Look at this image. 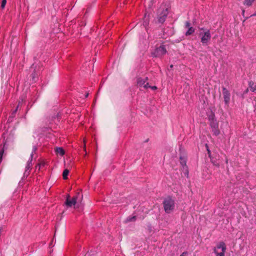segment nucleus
Listing matches in <instances>:
<instances>
[{
    "mask_svg": "<svg viewBox=\"0 0 256 256\" xmlns=\"http://www.w3.org/2000/svg\"><path fill=\"white\" fill-rule=\"evenodd\" d=\"M88 94H87L86 95V97H88Z\"/></svg>",
    "mask_w": 256,
    "mask_h": 256,
    "instance_id": "c85d7f7f",
    "label": "nucleus"
},
{
    "mask_svg": "<svg viewBox=\"0 0 256 256\" xmlns=\"http://www.w3.org/2000/svg\"><path fill=\"white\" fill-rule=\"evenodd\" d=\"M144 84V81L143 80L142 78H138L137 86L140 88V89H142L143 88H144V86H143Z\"/></svg>",
    "mask_w": 256,
    "mask_h": 256,
    "instance_id": "9b49d317",
    "label": "nucleus"
},
{
    "mask_svg": "<svg viewBox=\"0 0 256 256\" xmlns=\"http://www.w3.org/2000/svg\"><path fill=\"white\" fill-rule=\"evenodd\" d=\"M84 150H86V146H84Z\"/></svg>",
    "mask_w": 256,
    "mask_h": 256,
    "instance_id": "c756f323",
    "label": "nucleus"
},
{
    "mask_svg": "<svg viewBox=\"0 0 256 256\" xmlns=\"http://www.w3.org/2000/svg\"><path fill=\"white\" fill-rule=\"evenodd\" d=\"M180 163L182 166V168L184 175L186 176H188V167L186 165V160L184 158L180 157Z\"/></svg>",
    "mask_w": 256,
    "mask_h": 256,
    "instance_id": "6e6552de",
    "label": "nucleus"
},
{
    "mask_svg": "<svg viewBox=\"0 0 256 256\" xmlns=\"http://www.w3.org/2000/svg\"><path fill=\"white\" fill-rule=\"evenodd\" d=\"M164 211L167 214L170 213L174 209V200L170 196L166 198L162 202Z\"/></svg>",
    "mask_w": 256,
    "mask_h": 256,
    "instance_id": "f03ea898",
    "label": "nucleus"
},
{
    "mask_svg": "<svg viewBox=\"0 0 256 256\" xmlns=\"http://www.w3.org/2000/svg\"><path fill=\"white\" fill-rule=\"evenodd\" d=\"M200 32L199 33V36L200 38V42L203 46H207L211 39V34L210 30L204 28H200Z\"/></svg>",
    "mask_w": 256,
    "mask_h": 256,
    "instance_id": "7ed1b4c3",
    "label": "nucleus"
},
{
    "mask_svg": "<svg viewBox=\"0 0 256 256\" xmlns=\"http://www.w3.org/2000/svg\"><path fill=\"white\" fill-rule=\"evenodd\" d=\"M169 10V7L166 4H162L158 10V22L163 24L167 17Z\"/></svg>",
    "mask_w": 256,
    "mask_h": 256,
    "instance_id": "f257e3e1",
    "label": "nucleus"
},
{
    "mask_svg": "<svg viewBox=\"0 0 256 256\" xmlns=\"http://www.w3.org/2000/svg\"><path fill=\"white\" fill-rule=\"evenodd\" d=\"M166 50L165 46L162 45L155 50L154 54L156 57H160L166 54Z\"/></svg>",
    "mask_w": 256,
    "mask_h": 256,
    "instance_id": "423d86ee",
    "label": "nucleus"
},
{
    "mask_svg": "<svg viewBox=\"0 0 256 256\" xmlns=\"http://www.w3.org/2000/svg\"><path fill=\"white\" fill-rule=\"evenodd\" d=\"M69 173V170L68 169H66L63 172L62 176L64 180H66L67 178V176Z\"/></svg>",
    "mask_w": 256,
    "mask_h": 256,
    "instance_id": "412c9836",
    "label": "nucleus"
},
{
    "mask_svg": "<svg viewBox=\"0 0 256 256\" xmlns=\"http://www.w3.org/2000/svg\"><path fill=\"white\" fill-rule=\"evenodd\" d=\"M254 16H256V14H254Z\"/></svg>",
    "mask_w": 256,
    "mask_h": 256,
    "instance_id": "72a5a7b5",
    "label": "nucleus"
},
{
    "mask_svg": "<svg viewBox=\"0 0 256 256\" xmlns=\"http://www.w3.org/2000/svg\"><path fill=\"white\" fill-rule=\"evenodd\" d=\"M136 220V216H129L126 219V220H125V222H134V221H135Z\"/></svg>",
    "mask_w": 256,
    "mask_h": 256,
    "instance_id": "a211bd4d",
    "label": "nucleus"
},
{
    "mask_svg": "<svg viewBox=\"0 0 256 256\" xmlns=\"http://www.w3.org/2000/svg\"><path fill=\"white\" fill-rule=\"evenodd\" d=\"M155 2H156V0H150V1L148 2V10H150L152 9V6H153Z\"/></svg>",
    "mask_w": 256,
    "mask_h": 256,
    "instance_id": "aec40b11",
    "label": "nucleus"
},
{
    "mask_svg": "<svg viewBox=\"0 0 256 256\" xmlns=\"http://www.w3.org/2000/svg\"><path fill=\"white\" fill-rule=\"evenodd\" d=\"M209 121L216 120L215 118V115L212 112H210V114L208 116Z\"/></svg>",
    "mask_w": 256,
    "mask_h": 256,
    "instance_id": "6ab92c4d",
    "label": "nucleus"
},
{
    "mask_svg": "<svg viewBox=\"0 0 256 256\" xmlns=\"http://www.w3.org/2000/svg\"><path fill=\"white\" fill-rule=\"evenodd\" d=\"M212 131L214 134L216 136H218L220 134V130H218V126L212 127Z\"/></svg>",
    "mask_w": 256,
    "mask_h": 256,
    "instance_id": "2eb2a0df",
    "label": "nucleus"
},
{
    "mask_svg": "<svg viewBox=\"0 0 256 256\" xmlns=\"http://www.w3.org/2000/svg\"><path fill=\"white\" fill-rule=\"evenodd\" d=\"M150 88L152 90H155L157 89V87L155 86H152L149 84L148 82L145 84V89Z\"/></svg>",
    "mask_w": 256,
    "mask_h": 256,
    "instance_id": "4468645a",
    "label": "nucleus"
},
{
    "mask_svg": "<svg viewBox=\"0 0 256 256\" xmlns=\"http://www.w3.org/2000/svg\"><path fill=\"white\" fill-rule=\"evenodd\" d=\"M73 190L74 191H76V190L75 189V188H73L72 186H68V188H67V190H66L67 191H70V190Z\"/></svg>",
    "mask_w": 256,
    "mask_h": 256,
    "instance_id": "a878e982",
    "label": "nucleus"
},
{
    "mask_svg": "<svg viewBox=\"0 0 256 256\" xmlns=\"http://www.w3.org/2000/svg\"><path fill=\"white\" fill-rule=\"evenodd\" d=\"M184 26H185V28H190V24L189 22L188 21H186V22H185V24H184Z\"/></svg>",
    "mask_w": 256,
    "mask_h": 256,
    "instance_id": "4be33fe9",
    "label": "nucleus"
},
{
    "mask_svg": "<svg viewBox=\"0 0 256 256\" xmlns=\"http://www.w3.org/2000/svg\"><path fill=\"white\" fill-rule=\"evenodd\" d=\"M148 80V78H145V81H144V82L146 83V80Z\"/></svg>",
    "mask_w": 256,
    "mask_h": 256,
    "instance_id": "cd10ccee",
    "label": "nucleus"
},
{
    "mask_svg": "<svg viewBox=\"0 0 256 256\" xmlns=\"http://www.w3.org/2000/svg\"><path fill=\"white\" fill-rule=\"evenodd\" d=\"M216 164V166H219V164Z\"/></svg>",
    "mask_w": 256,
    "mask_h": 256,
    "instance_id": "2f4dec72",
    "label": "nucleus"
},
{
    "mask_svg": "<svg viewBox=\"0 0 256 256\" xmlns=\"http://www.w3.org/2000/svg\"><path fill=\"white\" fill-rule=\"evenodd\" d=\"M78 196H71L70 194L66 196V200L64 202L65 205L68 207L70 208L74 206L77 202Z\"/></svg>",
    "mask_w": 256,
    "mask_h": 256,
    "instance_id": "39448f33",
    "label": "nucleus"
},
{
    "mask_svg": "<svg viewBox=\"0 0 256 256\" xmlns=\"http://www.w3.org/2000/svg\"><path fill=\"white\" fill-rule=\"evenodd\" d=\"M85 256H88V254L85 255Z\"/></svg>",
    "mask_w": 256,
    "mask_h": 256,
    "instance_id": "473e14b6",
    "label": "nucleus"
},
{
    "mask_svg": "<svg viewBox=\"0 0 256 256\" xmlns=\"http://www.w3.org/2000/svg\"><path fill=\"white\" fill-rule=\"evenodd\" d=\"M4 154V150H2L0 151V162H1L2 158V155Z\"/></svg>",
    "mask_w": 256,
    "mask_h": 256,
    "instance_id": "393cba45",
    "label": "nucleus"
},
{
    "mask_svg": "<svg viewBox=\"0 0 256 256\" xmlns=\"http://www.w3.org/2000/svg\"><path fill=\"white\" fill-rule=\"evenodd\" d=\"M194 32V29L192 27L188 28V31L186 32V36L192 34Z\"/></svg>",
    "mask_w": 256,
    "mask_h": 256,
    "instance_id": "dca6fc26",
    "label": "nucleus"
},
{
    "mask_svg": "<svg viewBox=\"0 0 256 256\" xmlns=\"http://www.w3.org/2000/svg\"><path fill=\"white\" fill-rule=\"evenodd\" d=\"M206 150L208 151V156L210 158V156H211V152H210V150L208 149V145L206 144Z\"/></svg>",
    "mask_w": 256,
    "mask_h": 256,
    "instance_id": "b1692460",
    "label": "nucleus"
},
{
    "mask_svg": "<svg viewBox=\"0 0 256 256\" xmlns=\"http://www.w3.org/2000/svg\"><path fill=\"white\" fill-rule=\"evenodd\" d=\"M210 125L211 128L214 127V126H218V122L216 120H210Z\"/></svg>",
    "mask_w": 256,
    "mask_h": 256,
    "instance_id": "f3484780",
    "label": "nucleus"
},
{
    "mask_svg": "<svg viewBox=\"0 0 256 256\" xmlns=\"http://www.w3.org/2000/svg\"><path fill=\"white\" fill-rule=\"evenodd\" d=\"M6 0H2V5H1V7L2 8H4L5 6H6Z\"/></svg>",
    "mask_w": 256,
    "mask_h": 256,
    "instance_id": "5701e85b",
    "label": "nucleus"
},
{
    "mask_svg": "<svg viewBox=\"0 0 256 256\" xmlns=\"http://www.w3.org/2000/svg\"><path fill=\"white\" fill-rule=\"evenodd\" d=\"M184 252L182 253V254L180 256H184Z\"/></svg>",
    "mask_w": 256,
    "mask_h": 256,
    "instance_id": "7c9ffc66",
    "label": "nucleus"
},
{
    "mask_svg": "<svg viewBox=\"0 0 256 256\" xmlns=\"http://www.w3.org/2000/svg\"><path fill=\"white\" fill-rule=\"evenodd\" d=\"M40 164H38L37 166H36V169H38V170H40Z\"/></svg>",
    "mask_w": 256,
    "mask_h": 256,
    "instance_id": "bb28decb",
    "label": "nucleus"
},
{
    "mask_svg": "<svg viewBox=\"0 0 256 256\" xmlns=\"http://www.w3.org/2000/svg\"><path fill=\"white\" fill-rule=\"evenodd\" d=\"M250 90L253 92H256V84L252 82H250L249 83Z\"/></svg>",
    "mask_w": 256,
    "mask_h": 256,
    "instance_id": "ddd939ff",
    "label": "nucleus"
},
{
    "mask_svg": "<svg viewBox=\"0 0 256 256\" xmlns=\"http://www.w3.org/2000/svg\"><path fill=\"white\" fill-rule=\"evenodd\" d=\"M222 95L225 104L226 106H228L230 101V92L226 88H222Z\"/></svg>",
    "mask_w": 256,
    "mask_h": 256,
    "instance_id": "0eeeda50",
    "label": "nucleus"
},
{
    "mask_svg": "<svg viewBox=\"0 0 256 256\" xmlns=\"http://www.w3.org/2000/svg\"><path fill=\"white\" fill-rule=\"evenodd\" d=\"M56 152L57 154H60V156H63L64 154V150L62 148H56Z\"/></svg>",
    "mask_w": 256,
    "mask_h": 256,
    "instance_id": "f8f14e48",
    "label": "nucleus"
},
{
    "mask_svg": "<svg viewBox=\"0 0 256 256\" xmlns=\"http://www.w3.org/2000/svg\"><path fill=\"white\" fill-rule=\"evenodd\" d=\"M254 1V0H244L243 2V4L247 7H250L252 6Z\"/></svg>",
    "mask_w": 256,
    "mask_h": 256,
    "instance_id": "9d476101",
    "label": "nucleus"
},
{
    "mask_svg": "<svg viewBox=\"0 0 256 256\" xmlns=\"http://www.w3.org/2000/svg\"><path fill=\"white\" fill-rule=\"evenodd\" d=\"M226 246L224 242H220L214 249L216 256H224Z\"/></svg>",
    "mask_w": 256,
    "mask_h": 256,
    "instance_id": "20e7f679",
    "label": "nucleus"
},
{
    "mask_svg": "<svg viewBox=\"0 0 256 256\" xmlns=\"http://www.w3.org/2000/svg\"><path fill=\"white\" fill-rule=\"evenodd\" d=\"M36 150V148L35 146H34L33 148L32 152L30 154V160H28V162H27V164L26 166V171L24 172V174H27V171L31 168V166H32V159L33 158V153L34 152H35Z\"/></svg>",
    "mask_w": 256,
    "mask_h": 256,
    "instance_id": "1a4fd4ad",
    "label": "nucleus"
}]
</instances>
